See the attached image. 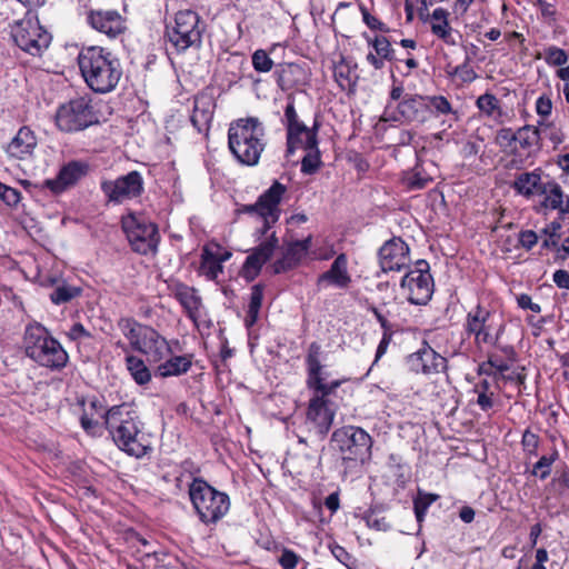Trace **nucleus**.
<instances>
[{"label": "nucleus", "mask_w": 569, "mask_h": 569, "mask_svg": "<svg viewBox=\"0 0 569 569\" xmlns=\"http://www.w3.org/2000/svg\"><path fill=\"white\" fill-rule=\"evenodd\" d=\"M103 425L117 447L129 456L142 458L151 446L143 433V422L128 403L112 406L102 413Z\"/></svg>", "instance_id": "1"}, {"label": "nucleus", "mask_w": 569, "mask_h": 569, "mask_svg": "<svg viewBox=\"0 0 569 569\" xmlns=\"http://www.w3.org/2000/svg\"><path fill=\"white\" fill-rule=\"evenodd\" d=\"M78 64L88 87L98 93L112 91L122 76L119 59L101 47L83 49Z\"/></svg>", "instance_id": "2"}, {"label": "nucleus", "mask_w": 569, "mask_h": 569, "mask_svg": "<svg viewBox=\"0 0 569 569\" xmlns=\"http://www.w3.org/2000/svg\"><path fill=\"white\" fill-rule=\"evenodd\" d=\"M284 120L287 128V152L293 153L297 148H302L307 153L301 160V172L315 174L322 166L321 153L318 148L320 122L316 119L312 127L308 128L300 121L292 97H288Z\"/></svg>", "instance_id": "3"}, {"label": "nucleus", "mask_w": 569, "mask_h": 569, "mask_svg": "<svg viewBox=\"0 0 569 569\" xmlns=\"http://www.w3.org/2000/svg\"><path fill=\"white\" fill-rule=\"evenodd\" d=\"M264 137L263 123L258 118L238 119L229 126V149L241 164L256 166L266 148Z\"/></svg>", "instance_id": "4"}, {"label": "nucleus", "mask_w": 569, "mask_h": 569, "mask_svg": "<svg viewBox=\"0 0 569 569\" xmlns=\"http://www.w3.org/2000/svg\"><path fill=\"white\" fill-rule=\"evenodd\" d=\"M22 345L26 356L41 367L60 371L68 363L67 351L40 323L26 327Z\"/></svg>", "instance_id": "5"}, {"label": "nucleus", "mask_w": 569, "mask_h": 569, "mask_svg": "<svg viewBox=\"0 0 569 569\" xmlns=\"http://www.w3.org/2000/svg\"><path fill=\"white\" fill-rule=\"evenodd\" d=\"M191 505L203 525H216L230 509L229 496L212 487L201 477H194L188 486Z\"/></svg>", "instance_id": "6"}, {"label": "nucleus", "mask_w": 569, "mask_h": 569, "mask_svg": "<svg viewBox=\"0 0 569 569\" xmlns=\"http://www.w3.org/2000/svg\"><path fill=\"white\" fill-rule=\"evenodd\" d=\"M206 23L200 16L190 9L180 10L174 14L173 21L166 24V37L178 52L189 48H199Z\"/></svg>", "instance_id": "7"}, {"label": "nucleus", "mask_w": 569, "mask_h": 569, "mask_svg": "<svg viewBox=\"0 0 569 569\" xmlns=\"http://www.w3.org/2000/svg\"><path fill=\"white\" fill-rule=\"evenodd\" d=\"M260 219L262 226L254 231V237L260 243L246 258L241 268V276L248 282L253 281L259 276L263 264L271 259L274 250L279 247V239L276 231L269 233V230L279 218L272 219L270 216H262Z\"/></svg>", "instance_id": "8"}, {"label": "nucleus", "mask_w": 569, "mask_h": 569, "mask_svg": "<svg viewBox=\"0 0 569 569\" xmlns=\"http://www.w3.org/2000/svg\"><path fill=\"white\" fill-rule=\"evenodd\" d=\"M260 219L262 226L254 231V237L260 243L246 258L241 268V276L248 282L253 281L259 276L263 264L271 259L274 250L279 247V239L276 231L269 233V230L279 218L272 219L270 216H262Z\"/></svg>", "instance_id": "9"}, {"label": "nucleus", "mask_w": 569, "mask_h": 569, "mask_svg": "<svg viewBox=\"0 0 569 569\" xmlns=\"http://www.w3.org/2000/svg\"><path fill=\"white\" fill-rule=\"evenodd\" d=\"M260 219L262 226L254 231V237L260 243L246 258L241 268V276L248 282L253 281L259 276L263 264L271 259L274 250L279 247V239L276 231L269 233V230L279 218L272 219L270 216H262Z\"/></svg>", "instance_id": "10"}, {"label": "nucleus", "mask_w": 569, "mask_h": 569, "mask_svg": "<svg viewBox=\"0 0 569 569\" xmlns=\"http://www.w3.org/2000/svg\"><path fill=\"white\" fill-rule=\"evenodd\" d=\"M260 219L262 226L254 231V237L260 243L246 258L241 268V276L248 282L253 281L259 276L263 264L271 259L274 250L279 247V239L276 231L269 233V230L279 218L272 219L270 216H262Z\"/></svg>", "instance_id": "11"}, {"label": "nucleus", "mask_w": 569, "mask_h": 569, "mask_svg": "<svg viewBox=\"0 0 569 569\" xmlns=\"http://www.w3.org/2000/svg\"><path fill=\"white\" fill-rule=\"evenodd\" d=\"M330 441L345 461L366 463L371 459L372 438L360 427L338 428L332 432Z\"/></svg>", "instance_id": "12"}, {"label": "nucleus", "mask_w": 569, "mask_h": 569, "mask_svg": "<svg viewBox=\"0 0 569 569\" xmlns=\"http://www.w3.org/2000/svg\"><path fill=\"white\" fill-rule=\"evenodd\" d=\"M121 227L134 252L142 256L157 253L160 234L156 223L131 212L121 218Z\"/></svg>", "instance_id": "13"}, {"label": "nucleus", "mask_w": 569, "mask_h": 569, "mask_svg": "<svg viewBox=\"0 0 569 569\" xmlns=\"http://www.w3.org/2000/svg\"><path fill=\"white\" fill-rule=\"evenodd\" d=\"M11 38L17 47L33 57H40L51 43V34L39 23L30 10L11 27Z\"/></svg>", "instance_id": "14"}, {"label": "nucleus", "mask_w": 569, "mask_h": 569, "mask_svg": "<svg viewBox=\"0 0 569 569\" xmlns=\"http://www.w3.org/2000/svg\"><path fill=\"white\" fill-rule=\"evenodd\" d=\"M98 122V114L88 97L70 100L56 113V124L63 132L81 131Z\"/></svg>", "instance_id": "15"}, {"label": "nucleus", "mask_w": 569, "mask_h": 569, "mask_svg": "<svg viewBox=\"0 0 569 569\" xmlns=\"http://www.w3.org/2000/svg\"><path fill=\"white\" fill-rule=\"evenodd\" d=\"M463 327L469 336H475L477 346L486 343L498 347L499 340L505 332L506 323L502 320L496 321L491 311L481 305H477L475 309L468 312Z\"/></svg>", "instance_id": "16"}, {"label": "nucleus", "mask_w": 569, "mask_h": 569, "mask_svg": "<svg viewBox=\"0 0 569 569\" xmlns=\"http://www.w3.org/2000/svg\"><path fill=\"white\" fill-rule=\"evenodd\" d=\"M100 187L107 201L113 204H121L127 200L139 198L144 192L143 178L137 170L114 180H103Z\"/></svg>", "instance_id": "17"}, {"label": "nucleus", "mask_w": 569, "mask_h": 569, "mask_svg": "<svg viewBox=\"0 0 569 569\" xmlns=\"http://www.w3.org/2000/svg\"><path fill=\"white\" fill-rule=\"evenodd\" d=\"M401 287L408 288V301L412 305H426L432 297L433 279L429 272V263L418 260L416 268L406 273Z\"/></svg>", "instance_id": "18"}, {"label": "nucleus", "mask_w": 569, "mask_h": 569, "mask_svg": "<svg viewBox=\"0 0 569 569\" xmlns=\"http://www.w3.org/2000/svg\"><path fill=\"white\" fill-rule=\"evenodd\" d=\"M432 118L425 96L406 93L396 107L392 120L406 124L421 126Z\"/></svg>", "instance_id": "19"}, {"label": "nucleus", "mask_w": 569, "mask_h": 569, "mask_svg": "<svg viewBox=\"0 0 569 569\" xmlns=\"http://www.w3.org/2000/svg\"><path fill=\"white\" fill-rule=\"evenodd\" d=\"M89 172V164L72 160L63 164L54 179H47L41 183V189H49L53 194H60L76 186Z\"/></svg>", "instance_id": "20"}, {"label": "nucleus", "mask_w": 569, "mask_h": 569, "mask_svg": "<svg viewBox=\"0 0 569 569\" xmlns=\"http://www.w3.org/2000/svg\"><path fill=\"white\" fill-rule=\"evenodd\" d=\"M407 365L416 373L435 375L446 371L448 361L427 341H422V347L407 357Z\"/></svg>", "instance_id": "21"}, {"label": "nucleus", "mask_w": 569, "mask_h": 569, "mask_svg": "<svg viewBox=\"0 0 569 569\" xmlns=\"http://www.w3.org/2000/svg\"><path fill=\"white\" fill-rule=\"evenodd\" d=\"M378 257L383 272L400 271L410 262L409 246L401 238L393 237L379 249Z\"/></svg>", "instance_id": "22"}, {"label": "nucleus", "mask_w": 569, "mask_h": 569, "mask_svg": "<svg viewBox=\"0 0 569 569\" xmlns=\"http://www.w3.org/2000/svg\"><path fill=\"white\" fill-rule=\"evenodd\" d=\"M351 282L352 279L348 271V257L342 252L336 257L330 268L317 278L316 286L318 290L328 287L346 290Z\"/></svg>", "instance_id": "23"}, {"label": "nucleus", "mask_w": 569, "mask_h": 569, "mask_svg": "<svg viewBox=\"0 0 569 569\" xmlns=\"http://www.w3.org/2000/svg\"><path fill=\"white\" fill-rule=\"evenodd\" d=\"M329 400L312 398L307 410V420L313 426L316 433L323 439L333 422L335 411L329 407Z\"/></svg>", "instance_id": "24"}, {"label": "nucleus", "mask_w": 569, "mask_h": 569, "mask_svg": "<svg viewBox=\"0 0 569 569\" xmlns=\"http://www.w3.org/2000/svg\"><path fill=\"white\" fill-rule=\"evenodd\" d=\"M88 22L99 32L106 33L110 38H116L126 30L122 17L114 10L90 11Z\"/></svg>", "instance_id": "25"}, {"label": "nucleus", "mask_w": 569, "mask_h": 569, "mask_svg": "<svg viewBox=\"0 0 569 569\" xmlns=\"http://www.w3.org/2000/svg\"><path fill=\"white\" fill-rule=\"evenodd\" d=\"M174 299L179 301L186 315L190 320L197 322L199 311L202 308V299L197 293V289L186 283L177 282L171 287Z\"/></svg>", "instance_id": "26"}, {"label": "nucleus", "mask_w": 569, "mask_h": 569, "mask_svg": "<svg viewBox=\"0 0 569 569\" xmlns=\"http://www.w3.org/2000/svg\"><path fill=\"white\" fill-rule=\"evenodd\" d=\"M540 194L543 196V201L541 202L542 207L557 210L560 217L569 214V196L563 193L558 182L553 180L545 182L543 187H541Z\"/></svg>", "instance_id": "27"}, {"label": "nucleus", "mask_w": 569, "mask_h": 569, "mask_svg": "<svg viewBox=\"0 0 569 569\" xmlns=\"http://www.w3.org/2000/svg\"><path fill=\"white\" fill-rule=\"evenodd\" d=\"M37 147V138L29 127H21L7 147L9 156L17 159H24L30 156Z\"/></svg>", "instance_id": "28"}, {"label": "nucleus", "mask_w": 569, "mask_h": 569, "mask_svg": "<svg viewBox=\"0 0 569 569\" xmlns=\"http://www.w3.org/2000/svg\"><path fill=\"white\" fill-rule=\"evenodd\" d=\"M214 108L216 103L210 97H196L190 120L198 132L208 131L213 118Z\"/></svg>", "instance_id": "29"}, {"label": "nucleus", "mask_w": 569, "mask_h": 569, "mask_svg": "<svg viewBox=\"0 0 569 569\" xmlns=\"http://www.w3.org/2000/svg\"><path fill=\"white\" fill-rule=\"evenodd\" d=\"M286 192L287 187L274 180L271 187L259 196V204L262 207L266 216H270L272 219L280 218L281 210L279 204Z\"/></svg>", "instance_id": "30"}, {"label": "nucleus", "mask_w": 569, "mask_h": 569, "mask_svg": "<svg viewBox=\"0 0 569 569\" xmlns=\"http://www.w3.org/2000/svg\"><path fill=\"white\" fill-rule=\"evenodd\" d=\"M147 332L148 336L144 333L141 349L137 351L147 355L150 360L158 362L166 353L171 352V349L166 338L160 336L153 328Z\"/></svg>", "instance_id": "31"}, {"label": "nucleus", "mask_w": 569, "mask_h": 569, "mask_svg": "<svg viewBox=\"0 0 569 569\" xmlns=\"http://www.w3.org/2000/svg\"><path fill=\"white\" fill-rule=\"evenodd\" d=\"M541 169H536L531 172H523L516 177L511 183V188L526 198H531L535 194H540L541 187L545 182L541 181Z\"/></svg>", "instance_id": "32"}, {"label": "nucleus", "mask_w": 569, "mask_h": 569, "mask_svg": "<svg viewBox=\"0 0 569 569\" xmlns=\"http://www.w3.org/2000/svg\"><path fill=\"white\" fill-rule=\"evenodd\" d=\"M305 256L306 252L300 243H297L296 240L288 242L282 257L272 264L273 273L279 274L296 268Z\"/></svg>", "instance_id": "33"}, {"label": "nucleus", "mask_w": 569, "mask_h": 569, "mask_svg": "<svg viewBox=\"0 0 569 569\" xmlns=\"http://www.w3.org/2000/svg\"><path fill=\"white\" fill-rule=\"evenodd\" d=\"M118 327L123 332L124 337L129 340L130 347L136 351L141 349L144 333L148 336L147 331L152 329L149 326L137 322L132 318H121L118 321Z\"/></svg>", "instance_id": "34"}, {"label": "nucleus", "mask_w": 569, "mask_h": 569, "mask_svg": "<svg viewBox=\"0 0 569 569\" xmlns=\"http://www.w3.org/2000/svg\"><path fill=\"white\" fill-rule=\"evenodd\" d=\"M357 64L341 57L340 61L335 64V79L342 90L353 91L357 84L358 76L356 73Z\"/></svg>", "instance_id": "35"}, {"label": "nucleus", "mask_w": 569, "mask_h": 569, "mask_svg": "<svg viewBox=\"0 0 569 569\" xmlns=\"http://www.w3.org/2000/svg\"><path fill=\"white\" fill-rule=\"evenodd\" d=\"M192 355L174 356L159 365L157 373L163 378L186 373L192 366Z\"/></svg>", "instance_id": "36"}, {"label": "nucleus", "mask_w": 569, "mask_h": 569, "mask_svg": "<svg viewBox=\"0 0 569 569\" xmlns=\"http://www.w3.org/2000/svg\"><path fill=\"white\" fill-rule=\"evenodd\" d=\"M274 73L280 89L289 90L300 84V76L303 74V70L299 64L286 63L280 64Z\"/></svg>", "instance_id": "37"}, {"label": "nucleus", "mask_w": 569, "mask_h": 569, "mask_svg": "<svg viewBox=\"0 0 569 569\" xmlns=\"http://www.w3.org/2000/svg\"><path fill=\"white\" fill-rule=\"evenodd\" d=\"M56 286L49 293L52 303L60 306L70 302L74 298L81 296L82 289L80 287L71 286L64 280L54 281Z\"/></svg>", "instance_id": "38"}, {"label": "nucleus", "mask_w": 569, "mask_h": 569, "mask_svg": "<svg viewBox=\"0 0 569 569\" xmlns=\"http://www.w3.org/2000/svg\"><path fill=\"white\" fill-rule=\"evenodd\" d=\"M263 290L264 286L262 283H257L251 288L250 301L247 310V316L244 318V325L248 329L251 328L258 321L259 312L263 300Z\"/></svg>", "instance_id": "39"}, {"label": "nucleus", "mask_w": 569, "mask_h": 569, "mask_svg": "<svg viewBox=\"0 0 569 569\" xmlns=\"http://www.w3.org/2000/svg\"><path fill=\"white\" fill-rule=\"evenodd\" d=\"M541 130L539 127L523 126L517 130V142L525 150H528L529 154L532 150H540Z\"/></svg>", "instance_id": "40"}, {"label": "nucleus", "mask_w": 569, "mask_h": 569, "mask_svg": "<svg viewBox=\"0 0 569 569\" xmlns=\"http://www.w3.org/2000/svg\"><path fill=\"white\" fill-rule=\"evenodd\" d=\"M126 365L136 383L143 386L151 380V372L142 359L129 355L126 357Z\"/></svg>", "instance_id": "41"}, {"label": "nucleus", "mask_w": 569, "mask_h": 569, "mask_svg": "<svg viewBox=\"0 0 569 569\" xmlns=\"http://www.w3.org/2000/svg\"><path fill=\"white\" fill-rule=\"evenodd\" d=\"M200 271L209 280L217 279L218 274L222 272L221 259L207 247L203 248L201 253Z\"/></svg>", "instance_id": "42"}, {"label": "nucleus", "mask_w": 569, "mask_h": 569, "mask_svg": "<svg viewBox=\"0 0 569 569\" xmlns=\"http://www.w3.org/2000/svg\"><path fill=\"white\" fill-rule=\"evenodd\" d=\"M439 498L440 497L437 493H429L422 490H418L417 497L413 499V510L416 519L419 523L423 521L430 505L437 501Z\"/></svg>", "instance_id": "43"}, {"label": "nucleus", "mask_w": 569, "mask_h": 569, "mask_svg": "<svg viewBox=\"0 0 569 569\" xmlns=\"http://www.w3.org/2000/svg\"><path fill=\"white\" fill-rule=\"evenodd\" d=\"M426 102L432 112V116L436 114H457L453 111L451 103L443 96H425Z\"/></svg>", "instance_id": "44"}, {"label": "nucleus", "mask_w": 569, "mask_h": 569, "mask_svg": "<svg viewBox=\"0 0 569 569\" xmlns=\"http://www.w3.org/2000/svg\"><path fill=\"white\" fill-rule=\"evenodd\" d=\"M561 222L559 220H555L550 222L546 228L542 229V233L547 236V238L542 241L541 247L545 249H556L558 251V241L561 238L560 234Z\"/></svg>", "instance_id": "45"}, {"label": "nucleus", "mask_w": 569, "mask_h": 569, "mask_svg": "<svg viewBox=\"0 0 569 569\" xmlns=\"http://www.w3.org/2000/svg\"><path fill=\"white\" fill-rule=\"evenodd\" d=\"M308 387L316 391V396L313 398H322V400H328L327 397L333 392L331 386L325 382L321 371L317 375H308L307 380Z\"/></svg>", "instance_id": "46"}, {"label": "nucleus", "mask_w": 569, "mask_h": 569, "mask_svg": "<svg viewBox=\"0 0 569 569\" xmlns=\"http://www.w3.org/2000/svg\"><path fill=\"white\" fill-rule=\"evenodd\" d=\"M448 76H457L461 82L470 83L478 78V74L470 66V58L466 57L463 63L452 68L451 70H447Z\"/></svg>", "instance_id": "47"}, {"label": "nucleus", "mask_w": 569, "mask_h": 569, "mask_svg": "<svg viewBox=\"0 0 569 569\" xmlns=\"http://www.w3.org/2000/svg\"><path fill=\"white\" fill-rule=\"evenodd\" d=\"M321 347L318 342H311L308 349L306 363L308 368V375H317L322 370L320 363Z\"/></svg>", "instance_id": "48"}, {"label": "nucleus", "mask_w": 569, "mask_h": 569, "mask_svg": "<svg viewBox=\"0 0 569 569\" xmlns=\"http://www.w3.org/2000/svg\"><path fill=\"white\" fill-rule=\"evenodd\" d=\"M499 100L492 93L486 92L478 97L476 106L487 116H492L496 110L500 109Z\"/></svg>", "instance_id": "49"}, {"label": "nucleus", "mask_w": 569, "mask_h": 569, "mask_svg": "<svg viewBox=\"0 0 569 569\" xmlns=\"http://www.w3.org/2000/svg\"><path fill=\"white\" fill-rule=\"evenodd\" d=\"M369 42L372 44L377 56L389 61L393 59L395 50L386 37H376L372 41Z\"/></svg>", "instance_id": "50"}, {"label": "nucleus", "mask_w": 569, "mask_h": 569, "mask_svg": "<svg viewBox=\"0 0 569 569\" xmlns=\"http://www.w3.org/2000/svg\"><path fill=\"white\" fill-rule=\"evenodd\" d=\"M252 66L258 72H269L273 67V61L268 53L262 50H256L251 57Z\"/></svg>", "instance_id": "51"}, {"label": "nucleus", "mask_w": 569, "mask_h": 569, "mask_svg": "<svg viewBox=\"0 0 569 569\" xmlns=\"http://www.w3.org/2000/svg\"><path fill=\"white\" fill-rule=\"evenodd\" d=\"M539 129L541 130V136L547 137L555 146L562 143L565 134L552 122L539 121Z\"/></svg>", "instance_id": "52"}, {"label": "nucleus", "mask_w": 569, "mask_h": 569, "mask_svg": "<svg viewBox=\"0 0 569 569\" xmlns=\"http://www.w3.org/2000/svg\"><path fill=\"white\" fill-rule=\"evenodd\" d=\"M545 59L548 64L563 66L568 61V54L563 49L558 47H549L545 51Z\"/></svg>", "instance_id": "53"}, {"label": "nucleus", "mask_w": 569, "mask_h": 569, "mask_svg": "<svg viewBox=\"0 0 569 569\" xmlns=\"http://www.w3.org/2000/svg\"><path fill=\"white\" fill-rule=\"evenodd\" d=\"M539 442H540V438L537 433L530 431L529 429H527L523 432L522 439H521V445H522L523 451L528 456H537Z\"/></svg>", "instance_id": "54"}, {"label": "nucleus", "mask_w": 569, "mask_h": 569, "mask_svg": "<svg viewBox=\"0 0 569 569\" xmlns=\"http://www.w3.org/2000/svg\"><path fill=\"white\" fill-rule=\"evenodd\" d=\"M0 199L9 207H16L21 200L19 190L0 182Z\"/></svg>", "instance_id": "55"}, {"label": "nucleus", "mask_w": 569, "mask_h": 569, "mask_svg": "<svg viewBox=\"0 0 569 569\" xmlns=\"http://www.w3.org/2000/svg\"><path fill=\"white\" fill-rule=\"evenodd\" d=\"M363 22L371 29V30H378L381 32H389V28L381 22L378 18L370 14V12L367 10L366 7H360Z\"/></svg>", "instance_id": "56"}, {"label": "nucleus", "mask_w": 569, "mask_h": 569, "mask_svg": "<svg viewBox=\"0 0 569 569\" xmlns=\"http://www.w3.org/2000/svg\"><path fill=\"white\" fill-rule=\"evenodd\" d=\"M551 463L549 459H546V456H542L535 465L531 473L533 476H539L541 480L547 479L551 472Z\"/></svg>", "instance_id": "57"}, {"label": "nucleus", "mask_w": 569, "mask_h": 569, "mask_svg": "<svg viewBox=\"0 0 569 569\" xmlns=\"http://www.w3.org/2000/svg\"><path fill=\"white\" fill-rule=\"evenodd\" d=\"M80 425L82 429L90 436L100 435V423L97 420L89 418L84 411L80 417Z\"/></svg>", "instance_id": "58"}, {"label": "nucleus", "mask_w": 569, "mask_h": 569, "mask_svg": "<svg viewBox=\"0 0 569 569\" xmlns=\"http://www.w3.org/2000/svg\"><path fill=\"white\" fill-rule=\"evenodd\" d=\"M299 557L296 552L289 549H283L280 558L279 563L283 569H295L298 565Z\"/></svg>", "instance_id": "59"}, {"label": "nucleus", "mask_w": 569, "mask_h": 569, "mask_svg": "<svg viewBox=\"0 0 569 569\" xmlns=\"http://www.w3.org/2000/svg\"><path fill=\"white\" fill-rule=\"evenodd\" d=\"M519 242L521 247L531 250L538 242V236L532 230H525L519 233Z\"/></svg>", "instance_id": "60"}, {"label": "nucleus", "mask_w": 569, "mask_h": 569, "mask_svg": "<svg viewBox=\"0 0 569 569\" xmlns=\"http://www.w3.org/2000/svg\"><path fill=\"white\" fill-rule=\"evenodd\" d=\"M552 102L550 98L546 96H541L536 101V111L541 117H547L551 113Z\"/></svg>", "instance_id": "61"}, {"label": "nucleus", "mask_w": 569, "mask_h": 569, "mask_svg": "<svg viewBox=\"0 0 569 569\" xmlns=\"http://www.w3.org/2000/svg\"><path fill=\"white\" fill-rule=\"evenodd\" d=\"M517 303L521 309H530L532 312L536 313H539L541 311V307L538 303L532 302L531 297L526 293L518 296Z\"/></svg>", "instance_id": "62"}, {"label": "nucleus", "mask_w": 569, "mask_h": 569, "mask_svg": "<svg viewBox=\"0 0 569 569\" xmlns=\"http://www.w3.org/2000/svg\"><path fill=\"white\" fill-rule=\"evenodd\" d=\"M68 336L71 340H79L82 338H90V332L80 323L77 322L70 328Z\"/></svg>", "instance_id": "63"}, {"label": "nucleus", "mask_w": 569, "mask_h": 569, "mask_svg": "<svg viewBox=\"0 0 569 569\" xmlns=\"http://www.w3.org/2000/svg\"><path fill=\"white\" fill-rule=\"evenodd\" d=\"M553 282L561 289H569V272L567 270H557L553 273Z\"/></svg>", "instance_id": "64"}]
</instances>
